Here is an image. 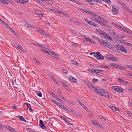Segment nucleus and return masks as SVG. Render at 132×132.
Masks as SVG:
<instances>
[{
	"label": "nucleus",
	"mask_w": 132,
	"mask_h": 132,
	"mask_svg": "<svg viewBox=\"0 0 132 132\" xmlns=\"http://www.w3.org/2000/svg\"><path fill=\"white\" fill-rule=\"evenodd\" d=\"M96 90L97 91H96V92L100 95L104 96L107 98L109 97V96L107 95V93L104 92L103 89H99V90Z\"/></svg>",
	"instance_id": "nucleus-1"
},
{
	"label": "nucleus",
	"mask_w": 132,
	"mask_h": 132,
	"mask_svg": "<svg viewBox=\"0 0 132 132\" xmlns=\"http://www.w3.org/2000/svg\"><path fill=\"white\" fill-rule=\"evenodd\" d=\"M112 89L116 92L118 93H122L124 91V89H122L120 87L117 86H112Z\"/></svg>",
	"instance_id": "nucleus-2"
},
{
	"label": "nucleus",
	"mask_w": 132,
	"mask_h": 132,
	"mask_svg": "<svg viewBox=\"0 0 132 132\" xmlns=\"http://www.w3.org/2000/svg\"><path fill=\"white\" fill-rule=\"evenodd\" d=\"M94 56L95 57L96 59L98 60H103L104 59V56L101 55L98 52H95L94 54Z\"/></svg>",
	"instance_id": "nucleus-3"
},
{
	"label": "nucleus",
	"mask_w": 132,
	"mask_h": 132,
	"mask_svg": "<svg viewBox=\"0 0 132 132\" xmlns=\"http://www.w3.org/2000/svg\"><path fill=\"white\" fill-rule=\"evenodd\" d=\"M113 35L114 38L118 41H119L121 43H122L121 42V40H119V37L120 36V34H118L117 32H113Z\"/></svg>",
	"instance_id": "nucleus-4"
},
{
	"label": "nucleus",
	"mask_w": 132,
	"mask_h": 132,
	"mask_svg": "<svg viewBox=\"0 0 132 132\" xmlns=\"http://www.w3.org/2000/svg\"><path fill=\"white\" fill-rule=\"evenodd\" d=\"M39 126L43 129L45 130L47 129V127L45 126L44 122L42 120H39Z\"/></svg>",
	"instance_id": "nucleus-5"
},
{
	"label": "nucleus",
	"mask_w": 132,
	"mask_h": 132,
	"mask_svg": "<svg viewBox=\"0 0 132 132\" xmlns=\"http://www.w3.org/2000/svg\"><path fill=\"white\" fill-rule=\"evenodd\" d=\"M37 1L39 2L41 4H44V3L46 2V3H49V1H51L50 3L53 4V1L52 0H36Z\"/></svg>",
	"instance_id": "nucleus-6"
},
{
	"label": "nucleus",
	"mask_w": 132,
	"mask_h": 132,
	"mask_svg": "<svg viewBox=\"0 0 132 132\" xmlns=\"http://www.w3.org/2000/svg\"><path fill=\"white\" fill-rule=\"evenodd\" d=\"M5 128L8 130L11 131L12 132H18L16 130H15L14 129L8 126H6Z\"/></svg>",
	"instance_id": "nucleus-7"
},
{
	"label": "nucleus",
	"mask_w": 132,
	"mask_h": 132,
	"mask_svg": "<svg viewBox=\"0 0 132 132\" xmlns=\"http://www.w3.org/2000/svg\"><path fill=\"white\" fill-rule=\"evenodd\" d=\"M111 57H110L109 58V60L112 61L114 62H117L118 61V59L117 57H113V56L112 57L111 56Z\"/></svg>",
	"instance_id": "nucleus-8"
},
{
	"label": "nucleus",
	"mask_w": 132,
	"mask_h": 132,
	"mask_svg": "<svg viewBox=\"0 0 132 132\" xmlns=\"http://www.w3.org/2000/svg\"><path fill=\"white\" fill-rule=\"evenodd\" d=\"M115 6L113 5L112 6V12L114 14H116L118 13V11L117 9L115 7Z\"/></svg>",
	"instance_id": "nucleus-9"
},
{
	"label": "nucleus",
	"mask_w": 132,
	"mask_h": 132,
	"mask_svg": "<svg viewBox=\"0 0 132 132\" xmlns=\"http://www.w3.org/2000/svg\"><path fill=\"white\" fill-rule=\"evenodd\" d=\"M120 50L121 52L125 53H126L127 52V50L123 46H121L120 47Z\"/></svg>",
	"instance_id": "nucleus-10"
},
{
	"label": "nucleus",
	"mask_w": 132,
	"mask_h": 132,
	"mask_svg": "<svg viewBox=\"0 0 132 132\" xmlns=\"http://www.w3.org/2000/svg\"><path fill=\"white\" fill-rule=\"evenodd\" d=\"M69 77L70 79L72 81L73 83H77V81L75 78L70 76H69Z\"/></svg>",
	"instance_id": "nucleus-11"
},
{
	"label": "nucleus",
	"mask_w": 132,
	"mask_h": 132,
	"mask_svg": "<svg viewBox=\"0 0 132 132\" xmlns=\"http://www.w3.org/2000/svg\"><path fill=\"white\" fill-rule=\"evenodd\" d=\"M35 12L37 14V15H39L40 16H41V17H42V16L43 15V14L42 13L41 11H40L39 10H36L35 11Z\"/></svg>",
	"instance_id": "nucleus-12"
},
{
	"label": "nucleus",
	"mask_w": 132,
	"mask_h": 132,
	"mask_svg": "<svg viewBox=\"0 0 132 132\" xmlns=\"http://www.w3.org/2000/svg\"><path fill=\"white\" fill-rule=\"evenodd\" d=\"M59 117H60L62 119L64 120L65 122L67 123L68 124H69L70 125H72V124L70 123L69 122V121L68 120H67L66 118H64V117H63L62 116H60Z\"/></svg>",
	"instance_id": "nucleus-13"
},
{
	"label": "nucleus",
	"mask_w": 132,
	"mask_h": 132,
	"mask_svg": "<svg viewBox=\"0 0 132 132\" xmlns=\"http://www.w3.org/2000/svg\"><path fill=\"white\" fill-rule=\"evenodd\" d=\"M12 0H0V2L4 4H8V2H11Z\"/></svg>",
	"instance_id": "nucleus-14"
},
{
	"label": "nucleus",
	"mask_w": 132,
	"mask_h": 132,
	"mask_svg": "<svg viewBox=\"0 0 132 132\" xmlns=\"http://www.w3.org/2000/svg\"><path fill=\"white\" fill-rule=\"evenodd\" d=\"M96 31L97 32H98L100 34L103 35H104V33H105L102 30L100 29H96Z\"/></svg>",
	"instance_id": "nucleus-15"
},
{
	"label": "nucleus",
	"mask_w": 132,
	"mask_h": 132,
	"mask_svg": "<svg viewBox=\"0 0 132 132\" xmlns=\"http://www.w3.org/2000/svg\"><path fill=\"white\" fill-rule=\"evenodd\" d=\"M97 40L98 41V42L100 43L101 44H102L103 46L104 45V44H105V42H106V40H101V39L99 38H98Z\"/></svg>",
	"instance_id": "nucleus-16"
},
{
	"label": "nucleus",
	"mask_w": 132,
	"mask_h": 132,
	"mask_svg": "<svg viewBox=\"0 0 132 132\" xmlns=\"http://www.w3.org/2000/svg\"><path fill=\"white\" fill-rule=\"evenodd\" d=\"M110 67H114L117 68H119V66H120V65L113 63H111L110 64Z\"/></svg>",
	"instance_id": "nucleus-17"
},
{
	"label": "nucleus",
	"mask_w": 132,
	"mask_h": 132,
	"mask_svg": "<svg viewBox=\"0 0 132 132\" xmlns=\"http://www.w3.org/2000/svg\"><path fill=\"white\" fill-rule=\"evenodd\" d=\"M105 45H104V46H105L106 47H108L110 48H111V47L112 46V45H109L108 43V42L106 41V42H105Z\"/></svg>",
	"instance_id": "nucleus-18"
},
{
	"label": "nucleus",
	"mask_w": 132,
	"mask_h": 132,
	"mask_svg": "<svg viewBox=\"0 0 132 132\" xmlns=\"http://www.w3.org/2000/svg\"><path fill=\"white\" fill-rule=\"evenodd\" d=\"M61 83L62 84L63 87L65 88L67 90H68L69 87L68 86L65 85V84L64 82H61Z\"/></svg>",
	"instance_id": "nucleus-19"
},
{
	"label": "nucleus",
	"mask_w": 132,
	"mask_h": 132,
	"mask_svg": "<svg viewBox=\"0 0 132 132\" xmlns=\"http://www.w3.org/2000/svg\"><path fill=\"white\" fill-rule=\"evenodd\" d=\"M95 73L97 75H99L98 73L101 72V71H103V70H100L98 69H95Z\"/></svg>",
	"instance_id": "nucleus-20"
},
{
	"label": "nucleus",
	"mask_w": 132,
	"mask_h": 132,
	"mask_svg": "<svg viewBox=\"0 0 132 132\" xmlns=\"http://www.w3.org/2000/svg\"><path fill=\"white\" fill-rule=\"evenodd\" d=\"M120 37H119V40H121V42H122V43H124V42H125V40H122V38H123L124 37V36L123 35H120Z\"/></svg>",
	"instance_id": "nucleus-21"
},
{
	"label": "nucleus",
	"mask_w": 132,
	"mask_h": 132,
	"mask_svg": "<svg viewBox=\"0 0 132 132\" xmlns=\"http://www.w3.org/2000/svg\"><path fill=\"white\" fill-rule=\"evenodd\" d=\"M26 26L28 28H35V27L34 26H33L29 24H27L26 25Z\"/></svg>",
	"instance_id": "nucleus-22"
},
{
	"label": "nucleus",
	"mask_w": 132,
	"mask_h": 132,
	"mask_svg": "<svg viewBox=\"0 0 132 132\" xmlns=\"http://www.w3.org/2000/svg\"><path fill=\"white\" fill-rule=\"evenodd\" d=\"M89 87L91 88L93 90H95V92L96 91H97V90H99V89H96V88L94 86V85H93L92 84L91 85V86H90Z\"/></svg>",
	"instance_id": "nucleus-23"
},
{
	"label": "nucleus",
	"mask_w": 132,
	"mask_h": 132,
	"mask_svg": "<svg viewBox=\"0 0 132 132\" xmlns=\"http://www.w3.org/2000/svg\"><path fill=\"white\" fill-rule=\"evenodd\" d=\"M89 87L91 88L93 90H95V92L96 91H97V90H99V89H96V88L94 86V85H93L92 84L91 85V86H90Z\"/></svg>",
	"instance_id": "nucleus-24"
},
{
	"label": "nucleus",
	"mask_w": 132,
	"mask_h": 132,
	"mask_svg": "<svg viewBox=\"0 0 132 132\" xmlns=\"http://www.w3.org/2000/svg\"><path fill=\"white\" fill-rule=\"evenodd\" d=\"M89 87L91 88L93 90H95V92L96 91H97V90H99V89H96V88L94 86V85H93L92 84L91 85V86H90Z\"/></svg>",
	"instance_id": "nucleus-25"
},
{
	"label": "nucleus",
	"mask_w": 132,
	"mask_h": 132,
	"mask_svg": "<svg viewBox=\"0 0 132 132\" xmlns=\"http://www.w3.org/2000/svg\"><path fill=\"white\" fill-rule=\"evenodd\" d=\"M116 48H117L118 51H120V47H121V45L119 44H116Z\"/></svg>",
	"instance_id": "nucleus-26"
},
{
	"label": "nucleus",
	"mask_w": 132,
	"mask_h": 132,
	"mask_svg": "<svg viewBox=\"0 0 132 132\" xmlns=\"http://www.w3.org/2000/svg\"><path fill=\"white\" fill-rule=\"evenodd\" d=\"M56 100L59 101L60 102H62L63 101L60 98L58 97L57 96L55 95V97H54Z\"/></svg>",
	"instance_id": "nucleus-27"
},
{
	"label": "nucleus",
	"mask_w": 132,
	"mask_h": 132,
	"mask_svg": "<svg viewBox=\"0 0 132 132\" xmlns=\"http://www.w3.org/2000/svg\"><path fill=\"white\" fill-rule=\"evenodd\" d=\"M40 50H41L43 51L46 53V52H47V48L44 46H43V47Z\"/></svg>",
	"instance_id": "nucleus-28"
},
{
	"label": "nucleus",
	"mask_w": 132,
	"mask_h": 132,
	"mask_svg": "<svg viewBox=\"0 0 132 132\" xmlns=\"http://www.w3.org/2000/svg\"><path fill=\"white\" fill-rule=\"evenodd\" d=\"M88 71L92 73H95V69H88Z\"/></svg>",
	"instance_id": "nucleus-29"
},
{
	"label": "nucleus",
	"mask_w": 132,
	"mask_h": 132,
	"mask_svg": "<svg viewBox=\"0 0 132 132\" xmlns=\"http://www.w3.org/2000/svg\"><path fill=\"white\" fill-rule=\"evenodd\" d=\"M103 36H104L105 38L107 39H108L109 37H110V36L109 35L105 33H104V34Z\"/></svg>",
	"instance_id": "nucleus-30"
},
{
	"label": "nucleus",
	"mask_w": 132,
	"mask_h": 132,
	"mask_svg": "<svg viewBox=\"0 0 132 132\" xmlns=\"http://www.w3.org/2000/svg\"><path fill=\"white\" fill-rule=\"evenodd\" d=\"M46 53L48 54H51L52 55V54H54V52H52L51 51H48V50L47 51V52H46Z\"/></svg>",
	"instance_id": "nucleus-31"
},
{
	"label": "nucleus",
	"mask_w": 132,
	"mask_h": 132,
	"mask_svg": "<svg viewBox=\"0 0 132 132\" xmlns=\"http://www.w3.org/2000/svg\"><path fill=\"white\" fill-rule=\"evenodd\" d=\"M87 37L85 36V39H87V40L88 42H90L91 43H93L94 41L92 40V39L89 38H86Z\"/></svg>",
	"instance_id": "nucleus-32"
},
{
	"label": "nucleus",
	"mask_w": 132,
	"mask_h": 132,
	"mask_svg": "<svg viewBox=\"0 0 132 132\" xmlns=\"http://www.w3.org/2000/svg\"><path fill=\"white\" fill-rule=\"evenodd\" d=\"M111 47V49L115 51H118L117 48H116V46H115Z\"/></svg>",
	"instance_id": "nucleus-33"
},
{
	"label": "nucleus",
	"mask_w": 132,
	"mask_h": 132,
	"mask_svg": "<svg viewBox=\"0 0 132 132\" xmlns=\"http://www.w3.org/2000/svg\"><path fill=\"white\" fill-rule=\"evenodd\" d=\"M93 2L101 4L102 3V1L101 0H94Z\"/></svg>",
	"instance_id": "nucleus-34"
},
{
	"label": "nucleus",
	"mask_w": 132,
	"mask_h": 132,
	"mask_svg": "<svg viewBox=\"0 0 132 132\" xmlns=\"http://www.w3.org/2000/svg\"><path fill=\"white\" fill-rule=\"evenodd\" d=\"M18 118L21 121H23L24 119L23 117L21 116H18Z\"/></svg>",
	"instance_id": "nucleus-35"
},
{
	"label": "nucleus",
	"mask_w": 132,
	"mask_h": 132,
	"mask_svg": "<svg viewBox=\"0 0 132 132\" xmlns=\"http://www.w3.org/2000/svg\"><path fill=\"white\" fill-rule=\"evenodd\" d=\"M121 30L125 32H127V33H130V32H129V31H128V30L126 29L125 28H121Z\"/></svg>",
	"instance_id": "nucleus-36"
},
{
	"label": "nucleus",
	"mask_w": 132,
	"mask_h": 132,
	"mask_svg": "<svg viewBox=\"0 0 132 132\" xmlns=\"http://www.w3.org/2000/svg\"><path fill=\"white\" fill-rule=\"evenodd\" d=\"M28 108V109H29V110L31 112H32V109L31 108V106L30 104H29L28 106H27Z\"/></svg>",
	"instance_id": "nucleus-37"
},
{
	"label": "nucleus",
	"mask_w": 132,
	"mask_h": 132,
	"mask_svg": "<svg viewBox=\"0 0 132 132\" xmlns=\"http://www.w3.org/2000/svg\"><path fill=\"white\" fill-rule=\"evenodd\" d=\"M37 31L40 33L43 34V32H44V31L42 29H39L38 30H37Z\"/></svg>",
	"instance_id": "nucleus-38"
},
{
	"label": "nucleus",
	"mask_w": 132,
	"mask_h": 132,
	"mask_svg": "<svg viewBox=\"0 0 132 132\" xmlns=\"http://www.w3.org/2000/svg\"><path fill=\"white\" fill-rule=\"evenodd\" d=\"M28 0H22L21 1V4H24L28 2Z\"/></svg>",
	"instance_id": "nucleus-39"
},
{
	"label": "nucleus",
	"mask_w": 132,
	"mask_h": 132,
	"mask_svg": "<svg viewBox=\"0 0 132 132\" xmlns=\"http://www.w3.org/2000/svg\"><path fill=\"white\" fill-rule=\"evenodd\" d=\"M51 10L54 13H58L59 12V11L57 10L53 9H51Z\"/></svg>",
	"instance_id": "nucleus-40"
},
{
	"label": "nucleus",
	"mask_w": 132,
	"mask_h": 132,
	"mask_svg": "<svg viewBox=\"0 0 132 132\" xmlns=\"http://www.w3.org/2000/svg\"><path fill=\"white\" fill-rule=\"evenodd\" d=\"M128 83V82L124 80H123L121 84L125 85H127Z\"/></svg>",
	"instance_id": "nucleus-41"
},
{
	"label": "nucleus",
	"mask_w": 132,
	"mask_h": 132,
	"mask_svg": "<svg viewBox=\"0 0 132 132\" xmlns=\"http://www.w3.org/2000/svg\"><path fill=\"white\" fill-rule=\"evenodd\" d=\"M62 70L64 73L65 74H67L68 73V71L67 70L65 69L64 68H63L62 69Z\"/></svg>",
	"instance_id": "nucleus-42"
},
{
	"label": "nucleus",
	"mask_w": 132,
	"mask_h": 132,
	"mask_svg": "<svg viewBox=\"0 0 132 132\" xmlns=\"http://www.w3.org/2000/svg\"><path fill=\"white\" fill-rule=\"evenodd\" d=\"M56 105H57L58 106L62 108V106L63 105H62L61 104L57 102Z\"/></svg>",
	"instance_id": "nucleus-43"
},
{
	"label": "nucleus",
	"mask_w": 132,
	"mask_h": 132,
	"mask_svg": "<svg viewBox=\"0 0 132 132\" xmlns=\"http://www.w3.org/2000/svg\"><path fill=\"white\" fill-rule=\"evenodd\" d=\"M37 95H38L39 97H42V94L40 91H39L38 92V93L37 94Z\"/></svg>",
	"instance_id": "nucleus-44"
},
{
	"label": "nucleus",
	"mask_w": 132,
	"mask_h": 132,
	"mask_svg": "<svg viewBox=\"0 0 132 132\" xmlns=\"http://www.w3.org/2000/svg\"><path fill=\"white\" fill-rule=\"evenodd\" d=\"M50 77L54 81H56V79L53 76H50Z\"/></svg>",
	"instance_id": "nucleus-45"
},
{
	"label": "nucleus",
	"mask_w": 132,
	"mask_h": 132,
	"mask_svg": "<svg viewBox=\"0 0 132 132\" xmlns=\"http://www.w3.org/2000/svg\"><path fill=\"white\" fill-rule=\"evenodd\" d=\"M73 22H75V24L76 25H78L80 24V23L79 22L76 20H74Z\"/></svg>",
	"instance_id": "nucleus-46"
},
{
	"label": "nucleus",
	"mask_w": 132,
	"mask_h": 132,
	"mask_svg": "<svg viewBox=\"0 0 132 132\" xmlns=\"http://www.w3.org/2000/svg\"><path fill=\"white\" fill-rule=\"evenodd\" d=\"M33 59L34 61L35 62L37 63V64L39 63V62L38 60H37L36 59H35V57H33Z\"/></svg>",
	"instance_id": "nucleus-47"
},
{
	"label": "nucleus",
	"mask_w": 132,
	"mask_h": 132,
	"mask_svg": "<svg viewBox=\"0 0 132 132\" xmlns=\"http://www.w3.org/2000/svg\"><path fill=\"white\" fill-rule=\"evenodd\" d=\"M43 34L45 36H47L48 37L50 36V35L47 33L45 32V31L44 32H43Z\"/></svg>",
	"instance_id": "nucleus-48"
},
{
	"label": "nucleus",
	"mask_w": 132,
	"mask_h": 132,
	"mask_svg": "<svg viewBox=\"0 0 132 132\" xmlns=\"http://www.w3.org/2000/svg\"><path fill=\"white\" fill-rule=\"evenodd\" d=\"M59 96L62 99H63L64 101H66V100L64 98L63 96L60 95H59Z\"/></svg>",
	"instance_id": "nucleus-49"
},
{
	"label": "nucleus",
	"mask_w": 132,
	"mask_h": 132,
	"mask_svg": "<svg viewBox=\"0 0 132 132\" xmlns=\"http://www.w3.org/2000/svg\"><path fill=\"white\" fill-rule=\"evenodd\" d=\"M103 1L109 4H110L111 3V1L110 0H103Z\"/></svg>",
	"instance_id": "nucleus-50"
},
{
	"label": "nucleus",
	"mask_w": 132,
	"mask_h": 132,
	"mask_svg": "<svg viewBox=\"0 0 132 132\" xmlns=\"http://www.w3.org/2000/svg\"><path fill=\"white\" fill-rule=\"evenodd\" d=\"M89 22H88V24L90 25L91 26H93V25L94 23V22L91 21H89Z\"/></svg>",
	"instance_id": "nucleus-51"
},
{
	"label": "nucleus",
	"mask_w": 132,
	"mask_h": 132,
	"mask_svg": "<svg viewBox=\"0 0 132 132\" xmlns=\"http://www.w3.org/2000/svg\"><path fill=\"white\" fill-rule=\"evenodd\" d=\"M98 80V79H95V78H94L93 79V81L94 83L97 82Z\"/></svg>",
	"instance_id": "nucleus-52"
},
{
	"label": "nucleus",
	"mask_w": 132,
	"mask_h": 132,
	"mask_svg": "<svg viewBox=\"0 0 132 132\" xmlns=\"http://www.w3.org/2000/svg\"><path fill=\"white\" fill-rule=\"evenodd\" d=\"M84 19L86 21V22L88 24V22H89L90 21H89L86 18H84Z\"/></svg>",
	"instance_id": "nucleus-53"
},
{
	"label": "nucleus",
	"mask_w": 132,
	"mask_h": 132,
	"mask_svg": "<svg viewBox=\"0 0 132 132\" xmlns=\"http://www.w3.org/2000/svg\"><path fill=\"white\" fill-rule=\"evenodd\" d=\"M124 8L125 9H126L127 10L128 12L129 11V10H130V9L128 8L127 6H126V5H124Z\"/></svg>",
	"instance_id": "nucleus-54"
},
{
	"label": "nucleus",
	"mask_w": 132,
	"mask_h": 132,
	"mask_svg": "<svg viewBox=\"0 0 132 132\" xmlns=\"http://www.w3.org/2000/svg\"><path fill=\"white\" fill-rule=\"evenodd\" d=\"M73 62V63L74 64L76 65L77 66L79 65V63L77 61H75Z\"/></svg>",
	"instance_id": "nucleus-55"
},
{
	"label": "nucleus",
	"mask_w": 132,
	"mask_h": 132,
	"mask_svg": "<svg viewBox=\"0 0 132 132\" xmlns=\"http://www.w3.org/2000/svg\"><path fill=\"white\" fill-rule=\"evenodd\" d=\"M85 12L89 14L90 13H91V12L90 11L87 10H86Z\"/></svg>",
	"instance_id": "nucleus-56"
},
{
	"label": "nucleus",
	"mask_w": 132,
	"mask_h": 132,
	"mask_svg": "<svg viewBox=\"0 0 132 132\" xmlns=\"http://www.w3.org/2000/svg\"><path fill=\"white\" fill-rule=\"evenodd\" d=\"M110 108L111 109H112V110H115V109L116 108V107H115L114 106H110Z\"/></svg>",
	"instance_id": "nucleus-57"
},
{
	"label": "nucleus",
	"mask_w": 132,
	"mask_h": 132,
	"mask_svg": "<svg viewBox=\"0 0 132 132\" xmlns=\"http://www.w3.org/2000/svg\"><path fill=\"white\" fill-rule=\"evenodd\" d=\"M116 27L120 29L121 30V28H122V27H121L120 25L118 24H117V25H116Z\"/></svg>",
	"instance_id": "nucleus-58"
},
{
	"label": "nucleus",
	"mask_w": 132,
	"mask_h": 132,
	"mask_svg": "<svg viewBox=\"0 0 132 132\" xmlns=\"http://www.w3.org/2000/svg\"><path fill=\"white\" fill-rule=\"evenodd\" d=\"M93 26L95 27H99L97 25L94 23V22Z\"/></svg>",
	"instance_id": "nucleus-59"
},
{
	"label": "nucleus",
	"mask_w": 132,
	"mask_h": 132,
	"mask_svg": "<svg viewBox=\"0 0 132 132\" xmlns=\"http://www.w3.org/2000/svg\"><path fill=\"white\" fill-rule=\"evenodd\" d=\"M97 121L95 120H92L91 121V122L94 125H95V123H96L97 122Z\"/></svg>",
	"instance_id": "nucleus-60"
},
{
	"label": "nucleus",
	"mask_w": 132,
	"mask_h": 132,
	"mask_svg": "<svg viewBox=\"0 0 132 132\" xmlns=\"http://www.w3.org/2000/svg\"><path fill=\"white\" fill-rule=\"evenodd\" d=\"M62 108L64 110L66 111H67V110H68V109L67 108H66V107H65L63 105L62 106Z\"/></svg>",
	"instance_id": "nucleus-61"
},
{
	"label": "nucleus",
	"mask_w": 132,
	"mask_h": 132,
	"mask_svg": "<svg viewBox=\"0 0 132 132\" xmlns=\"http://www.w3.org/2000/svg\"><path fill=\"white\" fill-rule=\"evenodd\" d=\"M0 22L1 23H2L4 24H5L6 23H5L4 20H3L2 19H1L0 20Z\"/></svg>",
	"instance_id": "nucleus-62"
},
{
	"label": "nucleus",
	"mask_w": 132,
	"mask_h": 132,
	"mask_svg": "<svg viewBox=\"0 0 132 132\" xmlns=\"http://www.w3.org/2000/svg\"><path fill=\"white\" fill-rule=\"evenodd\" d=\"M104 22H101V21H99V22H98L99 23H100L101 25L102 26L104 25Z\"/></svg>",
	"instance_id": "nucleus-63"
},
{
	"label": "nucleus",
	"mask_w": 132,
	"mask_h": 132,
	"mask_svg": "<svg viewBox=\"0 0 132 132\" xmlns=\"http://www.w3.org/2000/svg\"><path fill=\"white\" fill-rule=\"evenodd\" d=\"M117 79H118V80H119L120 82L121 83L122 82V81H123V80H122V79H121L120 78H117Z\"/></svg>",
	"instance_id": "nucleus-64"
}]
</instances>
